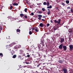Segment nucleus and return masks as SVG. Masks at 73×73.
I'll list each match as a JSON object with an SVG mask.
<instances>
[{"label": "nucleus", "mask_w": 73, "mask_h": 73, "mask_svg": "<svg viewBox=\"0 0 73 73\" xmlns=\"http://www.w3.org/2000/svg\"><path fill=\"white\" fill-rule=\"evenodd\" d=\"M61 19H59L58 20V21H57L56 20H54V22L55 23H58V24H57V25H58L59 24H60L61 22Z\"/></svg>", "instance_id": "f257e3e1"}, {"label": "nucleus", "mask_w": 73, "mask_h": 73, "mask_svg": "<svg viewBox=\"0 0 73 73\" xmlns=\"http://www.w3.org/2000/svg\"><path fill=\"white\" fill-rule=\"evenodd\" d=\"M62 70L64 72V73H67V72H68V69L66 68H63Z\"/></svg>", "instance_id": "f03ea898"}, {"label": "nucleus", "mask_w": 73, "mask_h": 73, "mask_svg": "<svg viewBox=\"0 0 73 73\" xmlns=\"http://www.w3.org/2000/svg\"><path fill=\"white\" fill-rule=\"evenodd\" d=\"M68 32L70 35H72L73 33V30L72 29H70L68 30Z\"/></svg>", "instance_id": "7ed1b4c3"}, {"label": "nucleus", "mask_w": 73, "mask_h": 73, "mask_svg": "<svg viewBox=\"0 0 73 73\" xmlns=\"http://www.w3.org/2000/svg\"><path fill=\"white\" fill-rule=\"evenodd\" d=\"M40 44L42 45L43 46H44V43L45 42V40H41Z\"/></svg>", "instance_id": "20e7f679"}, {"label": "nucleus", "mask_w": 73, "mask_h": 73, "mask_svg": "<svg viewBox=\"0 0 73 73\" xmlns=\"http://www.w3.org/2000/svg\"><path fill=\"white\" fill-rule=\"evenodd\" d=\"M60 43H62V42H63L64 41V38H60Z\"/></svg>", "instance_id": "39448f33"}, {"label": "nucleus", "mask_w": 73, "mask_h": 73, "mask_svg": "<svg viewBox=\"0 0 73 73\" xmlns=\"http://www.w3.org/2000/svg\"><path fill=\"white\" fill-rule=\"evenodd\" d=\"M63 48L64 51H66V49H67V47H66V46L64 45L63 46Z\"/></svg>", "instance_id": "423d86ee"}, {"label": "nucleus", "mask_w": 73, "mask_h": 73, "mask_svg": "<svg viewBox=\"0 0 73 73\" xmlns=\"http://www.w3.org/2000/svg\"><path fill=\"white\" fill-rule=\"evenodd\" d=\"M70 50H73V45H70L69 46Z\"/></svg>", "instance_id": "0eeeda50"}, {"label": "nucleus", "mask_w": 73, "mask_h": 73, "mask_svg": "<svg viewBox=\"0 0 73 73\" xmlns=\"http://www.w3.org/2000/svg\"><path fill=\"white\" fill-rule=\"evenodd\" d=\"M63 46V44H60L59 46V48L60 49H61L62 48V46Z\"/></svg>", "instance_id": "6e6552de"}, {"label": "nucleus", "mask_w": 73, "mask_h": 73, "mask_svg": "<svg viewBox=\"0 0 73 73\" xmlns=\"http://www.w3.org/2000/svg\"><path fill=\"white\" fill-rule=\"evenodd\" d=\"M58 27L57 26H55L54 27V31H56V30H57V29H58Z\"/></svg>", "instance_id": "1a4fd4ad"}, {"label": "nucleus", "mask_w": 73, "mask_h": 73, "mask_svg": "<svg viewBox=\"0 0 73 73\" xmlns=\"http://www.w3.org/2000/svg\"><path fill=\"white\" fill-rule=\"evenodd\" d=\"M23 53H24V51L21 50H20V54H23Z\"/></svg>", "instance_id": "9d476101"}, {"label": "nucleus", "mask_w": 73, "mask_h": 73, "mask_svg": "<svg viewBox=\"0 0 73 73\" xmlns=\"http://www.w3.org/2000/svg\"><path fill=\"white\" fill-rule=\"evenodd\" d=\"M64 61V59L60 60L58 61V62H59V63H62Z\"/></svg>", "instance_id": "9b49d317"}, {"label": "nucleus", "mask_w": 73, "mask_h": 73, "mask_svg": "<svg viewBox=\"0 0 73 73\" xmlns=\"http://www.w3.org/2000/svg\"><path fill=\"white\" fill-rule=\"evenodd\" d=\"M35 32H39V30L38 29V28L37 27H36L35 28Z\"/></svg>", "instance_id": "f8f14e48"}, {"label": "nucleus", "mask_w": 73, "mask_h": 73, "mask_svg": "<svg viewBox=\"0 0 73 73\" xmlns=\"http://www.w3.org/2000/svg\"><path fill=\"white\" fill-rule=\"evenodd\" d=\"M39 26H40V27H43L44 26V24L43 25V23H40L39 25Z\"/></svg>", "instance_id": "ddd939ff"}, {"label": "nucleus", "mask_w": 73, "mask_h": 73, "mask_svg": "<svg viewBox=\"0 0 73 73\" xmlns=\"http://www.w3.org/2000/svg\"><path fill=\"white\" fill-rule=\"evenodd\" d=\"M46 5L47 7H49L50 5V3H49V2L48 1H47Z\"/></svg>", "instance_id": "4468645a"}, {"label": "nucleus", "mask_w": 73, "mask_h": 73, "mask_svg": "<svg viewBox=\"0 0 73 73\" xmlns=\"http://www.w3.org/2000/svg\"><path fill=\"white\" fill-rule=\"evenodd\" d=\"M13 5H16V6H17L18 5H19V3H13Z\"/></svg>", "instance_id": "2eb2a0df"}, {"label": "nucleus", "mask_w": 73, "mask_h": 73, "mask_svg": "<svg viewBox=\"0 0 73 73\" xmlns=\"http://www.w3.org/2000/svg\"><path fill=\"white\" fill-rule=\"evenodd\" d=\"M11 54L12 55H13L14 54H15V51L13 50H12L11 52Z\"/></svg>", "instance_id": "dca6fc26"}, {"label": "nucleus", "mask_w": 73, "mask_h": 73, "mask_svg": "<svg viewBox=\"0 0 73 73\" xmlns=\"http://www.w3.org/2000/svg\"><path fill=\"white\" fill-rule=\"evenodd\" d=\"M26 67V66H22L21 67V70H24V68L25 67Z\"/></svg>", "instance_id": "f3484780"}, {"label": "nucleus", "mask_w": 73, "mask_h": 73, "mask_svg": "<svg viewBox=\"0 0 73 73\" xmlns=\"http://www.w3.org/2000/svg\"><path fill=\"white\" fill-rule=\"evenodd\" d=\"M16 31L17 33H18V32H19V33H20L21 30H20V29H17L16 30Z\"/></svg>", "instance_id": "a211bd4d"}, {"label": "nucleus", "mask_w": 73, "mask_h": 73, "mask_svg": "<svg viewBox=\"0 0 73 73\" xmlns=\"http://www.w3.org/2000/svg\"><path fill=\"white\" fill-rule=\"evenodd\" d=\"M16 55H14L13 56V58H15L16 57Z\"/></svg>", "instance_id": "6ab92c4d"}, {"label": "nucleus", "mask_w": 73, "mask_h": 73, "mask_svg": "<svg viewBox=\"0 0 73 73\" xmlns=\"http://www.w3.org/2000/svg\"><path fill=\"white\" fill-rule=\"evenodd\" d=\"M20 16L21 17H23L24 16V14L22 13H21L20 14Z\"/></svg>", "instance_id": "aec40b11"}, {"label": "nucleus", "mask_w": 73, "mask_h": 73, "mask_svg": "<svg viewBox=\"0 0 73 73\" xmlns=\"http://www.w3.org/2000/svg\"><path fill=\"white\" fill-rule=\"evenodd\" d=\"M66 4H69V1L68 0H66Z\"/></svg>", "instance_id": "412c9836"}, {"label": "nucleus", "mask_w": 73, "mask_h": 73, "mask_svg": "<svg viewBox=\"0 0 73 73\" xmlns=\"http://www.w3.org/2000/svg\"><path fill=\"white\" fill-rule=\"evenodd\" d=\"M61 4L62 5H63V6H65V4L63 2Z\"/></svg>", "instance_id": "4be33fe9"}, {"label": "nucleus", "mask_w": 73, "mask_h": 73, "mask_svg": "<svg viewBox=\"0 0 73 73\" xmlns=\"http://www.w3.org/2000/svg\"><path fill=\"white\" fill-rule=\"evenodd\" d=\"M6 38L7 39H10V36H7Z\"/></svg>", "instance_id": "5701e85b"}, {"label": "nucleus", "mask_w": 73, "mask_h": 73, "mask_svg": "<svg viewBox=\"0 0 73 73\" xmlns=\"http://www.w3.org/2000/svg\"><path fill=\"white\" fill-rule=\"evenodd\" d=\"M38 17H42V16L41 15H38Z\"/></svg>", "instance_id": "b1692460"}, {"label": "nucleus", "mask_w": 73, "mask_h": 73, "mask_svg": "<svg viewBox=\"0 0 73 73\" xmlns=\"http://www.w3.org/2000/svg\"><path fill=\"white\" fill-rule=\"evenodd\" d=\"M40 66H41V64H39L37 65V68H39L40 67Z\"/></svg>", "instance_id": "393cba45"}, {"label": "nucleus", "mask_w": 73, "mask_h": 73, "mask_svg": "<svg viewBox=\"0 0 73 73\" xmlns=\"http://www.w3.org/2000/svg\"><path fill=\"white\" fill-rule=\"evenodd\" d=\"M17 46L18 48H21V46L20 45H18Z\"/></svg>", "instance_id": "a878e982"}, {"label": "nucleus", "mask_w": 73, "mask_h": 73, "mask_svg": "<svg viewBox=\"0 0 73 73\" xmlns=\"http://www.w3.org/2000/svg\"><path fill=\"white\" fill-rule=\"evenodd\" d=\"M29 34L30 35H32V32L31 31H30L29 32Z\"/></svg>", "instance_id": "bb28decb"}, {"label": "nucleus", "mask_w": 73, "mask_h": 73, "mask_svg": "<svg viewBox=\"0 0 73 73\" xmlns=\"http://www.w3.org/2000/svg\"><path fill=\"white\" fill-rule=\"evenodd\" d=\"M43 5H46V2H44L43 3Z\"/></svg>", "instance_id": "cd10ccee"}, {"label": "nucleus", "mask_w": 73, "mask_h": 73, "mask_svg": "<svg viewBox=\"0 0 73 73\" xmlns=\"http://www.w3.org/2000/svg\"><path fill=\"white\" fill-rule=\"evenodd\" d=\"M27 8H25V12H27Z\"/></svg>", "instance_id": "c85d7f7f"}, {"label": "nucleus", "mask_w": 73, "mask_h": 73, "mask_svg": "<svg viewBox=\"0 0 73 73\" xmlns=\"http://www.w3.org/2000/svg\"><path fill=\"white\" fill-rule=\"evenodd\" d=\"M0 56H1V57H3V55L2 53H0Z\"/></svg>", "instance_id": "c756f323"}, {"label": "nucleus", "mask_w": 73, "mask_h": 73, "mask_svg": "<svg viewBox=\"0 0 73 73\" xmlns=\"http://www.w3.org/2000/svg\"><path fill=\"white\" fill-rule=\"evenodd\" d=\"M50 11H48L47 12V14L48 15H50Z\"/></svg>", "instance_id": "7c9ffc66"}, {"label": "nucleus", "mask_w": 73, "mask_h": 73, "mask_svg": "<svg viewBox=\"0 0 73 73\" xmlns=\"http://www.w3.org/2000/svg\"><path fill=\"white\" fill-rule=\"evenodd\" d=\"M14 49H17V47H16V46H15L14 47Z\"/></svg>", "instance_id": "2f4dec72"}, {"label": "nucleus", "mask_w": 73, "mask_h": 73, "mask_svg": "<svg viewBox=\"0 0 73 73\" xmlns=\"http://www.w3.org/2000/svg\"><path fill=\"white\" fill-rule=\"evenodd\" d=\"M38 13H40V14H41V13H42V11H39V12H38Z\"/></svg>", "instance_id": "473e14b6"}, {"label": "nucleus", "mask_w": 73, "mask_h": 73, "mask_svg": "<svg viewBox=\"0 0 73 73\" xmlns=\"http://www.w3.org/2000/svg\"><path fill=\"white\" fill-rule=\"evenodd\" d=\"M42 9L43 11H45V8H42Z\"/></svg>", "instance_id": "72a5a7b5"}, {"label": "nucleus", "mask_w": 73, "mask_h": 73, "mask_svg": "<svg viewBox=\"0 0 73 73\" xmlns=\"http://www.w3.org/2000/svg\"><path fill=\"white\" fill-rule=\"evenodd\" d=\"M12 8H13V6H11L10 8V9L11 10L12 9Z\"/></svg>", "instance_id": "f704fd0d"}, {"label": "nucleus", "mask_w": 73, "mask_h": 73, "mask_svg": "<svg viewBox=\"0 0 73 73\" xmlns=\"http://www.w3.org/2000/svg\"><path fill=\"white\" fill-rule=\"evenodd\" d=\"M37 5H42V3H37Z\"/></svg>", "instance_id": "c9c22d12"}, {"label": "nucleus", "mask_w": 73, "mask_h": 73, "mask_svg": "<svg viewBox=\"0 0 73 73\" xmlns=\"http://www.w3.org/2000/svg\"><path fill=\"white\" fill-rule=\"evenodd\" d=\"M71 12H72L73 13V9H71Z\"/></svg>", "instance_id": "e433bc0d"}, {"label": "nucleus", "mask_w": 73, "mask_h": 73, "mask_svg": "<svg viewBox=\"0 0 73 73\" xmlns=\"http://www.w3.org/2000/svg\"><path fill=\"white\" fill-rule=\"evenodd\" d=\"M0 29L1 30H2V29H3V28H2V27L0 26Z\"/></svg>", "instance_id": "4c0bfd02"}, {"label": "nucleus", "mask_w": 73, "mask_h": 73, "mask_svg": "<svg viewBox=\"0 0 73 73\" xmlns=\"http://www.w3.org/2000/svg\"><path fill=\"white\" fill-rule=\"evenodd\" d=\"M49 25H50V24H49V23H48L47 24V27H48V26H49Z\"/></svg>", "instance_id": "58836bf2"}, {"label": "nucleus", "mask_w": 73, "mask_h": 73, "mask_svg": "<svg viewBox=\"0 0 73 73\" xmlns=\"http://www.w3.org/2000/svg\"><path fill=\"white\" fill-rule=\"evenodd\" d=\"M38 20H41V17H39L38 18Z\"/></svg>", "instance_id": "ea45409f"}, {"label": "nucleus", "mask_w": 73, "mask_h": 73, "mask_svg": "<svg viewBox=\"0 0 73 73\" xmlns=\"http://www.w3.org/2000/svg\"><path fill=\"white\" fill-rule=\"evenodd\" d=\"M25 63H26V64H30V63H29V62H25Z\"/></svg>", "instance_id": "a19ab883"}, {"label": "nucleus", "mask_w": 73, "mask_h": 73, "mask_svg": "<svg viewBox=\"0 0 73 73\" xmlns=\"http://www.w3.org/2000/svg\"><path fill=\"white\" fill-rule=\"evenodd\" d=\"M36 27H35L34 28H33L32 30H35V29H36Z\"/></svg>", "instance_id": "79ce46f5"}, {"label": "nucleus", "mask_w": 73, "mask_h": 73, "mask_svg": "<svg viewBox=\"0 0 73 73\" xmlns=\"http://www.w3.org/2000/svg\"><path fill=\"white\" fill-rule=\"evenodd\" d=\"M31 14L32 15V16H33V15H34V13H31Z\"/></svg>", "instance_id": "37998d69"}, {"label": "nucleus", "mask_w": 73, "mask_h": 73, "mask_svg": "<svg viewBox=\"0 0 73 73\" xmlns=\"http://www.w3.org/2000/svg\"><path fill=\"white\" fill-rule=\"evenodd\" d=\"M42 20L43 21H45V19H42Z\"/></svg>", "instance_id": "c03bdc74"}, {"label": "nucleus", "mask_w": 73, "mask_h": 73, "mask_svg": "<svg viewBox=\"0 0 73 73\" xmlns=\"http://www.w3.org/2000/svg\"><path fill=\"white\" fill-rule=\"evenodd\" d=\"M24 17L26 19H27V17H27V16H25Z\"/></svg>", "instance_id": "a18cd8bd"}, {"label": "nucleus", "mask_w": 73, "mask_h": 73, "mask_svg": "<svg viewBox=\"0 0 73 73\" xmlns=\"http://www.w3.org/2000/svg\"><path fill=\"white\" fill-rule=\"evenodd\" d=\"M27 57H30V55H27Z\"/></svg>", "instance_id": "49530a36"}, {"label": "nucleus", "mask_w": 73, "mask_h": 73, "mask_svg": "<svg viewBox=\"0 0 73 73\" xmlns=\"http://www.w3.org/2000/svg\"><path fill=\"white\" fill-rule=\"evenodd\" d=\"M49 7L50 8H52V5H50V6Z\"/></svg>", "instance_id": "de8ad7c7"}, {"label": "nucleus", "mask_w": 73, "mask_h": 73, "mask_svg": "<svg viewBox=\"0 0 73 73\" xmlns=\"http://www.w3.org/2000/svg\"><path fill=\"white\" fill-rule=\"evenodd\" d=\"M67 9H70V7H68L67 8Z\"/></svg>", "instance_id": "09e8293b"}, {"label": "nucleus", "mask_w": 73, "mask_h": 73, "mask_svg": "<svg viewBox=\"0 0 73 73\" xmlns=\"http://www.w3.org/2000/svg\"><path fill=\"white\" fill-rule=\"evenodd\" d=\"M46 17L45 16H43L42 17V18H45Z\"/></svg>", "instance_id": "8fccbe9b"}, {"label": "nucleus", "mask_w": 73, "mask_h": 73, "mask_svg": "<svg viewBox=\"0 0 73 73\" xmlns=\"http://www.w3.org/2000/svg\"><path fill=\"white\" fill-rule=\"evenodd\" d=\"M50 22H51V23H53V21H52V20H50Z\"/></svg>", "instance_id": "3c124183"}, {"label": "nucleus", "mask_w": 73, "mask_h": 73, "mask_svg": "<svg viewBox=\"0 0 73 73\" xmlns=\"http://www.w3.org/2000/svg\"><path fill=\"white\" fill-rule=\"evenodd\" d=\"M47 9L50 8V7H47Z\"/></svg>", "instance_id": "603ef678"}, {"label": "nucleus", "mask_w": 73, "mask_h": 73, "mask_svg": "<svg viewBox=\"0 0 73 73\" xmlns=\"http://www.w3.org/2000/svg\"><path fill=\"white\" fill-rule=\"evenodd\" d=\"M7 18H8V19H9V16H8L7 17Z\"/></svg>", "instance_id": "864d4df0"}, {"label": "nucleus", "mask_w": 73, "mask_h": 73, "mask_svg": "<svg viewBox=\"0 0 73 73\" xmlns=\"http://www.w3.org/2000/svg\"><path fill=\"white\" fill-rule=\"evenodd\" d=\"M38 54L39 56H40V53H38Z\"/></svg>", "instance_id": "5fc2aeb1"}, {"label": "nucleus", "mask_w": 73, "mask_h": 73, "mask_svg": "<svg viewBox=\"0 0 73 73\" xmlns=\"http://www.w3.org/2000/svg\"><path fill=\"white\" fill-rule=\"evenodd\" d=\"M47 10L48 11H50V9H47Z\"/></svg>", "instance_id": "6e6d98bb"}, {"label": "nucleus", "mask_w": 73, "mask_h": 73, "mask_svg": "<svg viewBox=\"0 0 73 73\" xmlns=\"http://www.w3.org/2000/svg\"><path fill=\"white\" fill-rule=\"evenodd\" d=\"M23 56H25V54H24L23 55Z\"/></svg>", "instance_id": "4d7b16f0"}, {"label": "nucleus", "mask_w": 73, "mask_h": 73, "mask_svg": "<svg viewBox=\"0 0 73 73\" xmlns=\"http://www.w3.org/2000/svg\"><path fill=\"white\" fill-rule=\"evenodd\" d=\"M17 34H18V35H19V34H19V33H17Z\"/></svg>", "instance_id": "13d9d810"}, {"label": "nucleus", "mask_w": 73, "mask_h": 73, "mask_svg": "<svg viewBox=\"0 0 73 73\" xmlns=\"http://www.w3.org/2000/svg\"><path fill=\"white\" fill-rule=\"evenodd\" d=\"M13 44H15V43H13Z\"/></svg>", "instance_id": "bf43d9fd"}, {"label": "nucleus", "mask_w": 73, "mask_h": 73, "mask_svg": "<svg viewBox=\"0 0 73 73\" xmlns=\"http://www.w3.org/2000/svg\"><path fill=\"white\" fill-rule=\"evenodd\" d=\"M1 31H0V33H1Z\"/></svg>", "instance_id": "052dcab7"}, {"label": "nucleus", "mask_w": 73, "mask_h": 73, "mask_svg": "<svg viewBox=\"0 0 73 73\" xmlns=\"http://www.w3.org/2000/svg\"><path fill=\"white\" fill-rule=\"evenodd\" d=\"M31 29H29V31H31Z\"/></svg>", "instance_id": "680f3d73"}, {"label": "nucleus", "mask_w": 73, "mask_h": 73, "mask_svg": "<svg viewBox=\"0 0 73 73\" xmlns=\"http://www.w3.org/2000/svg\"><path fill=\"white\" fill-rule=\"evenodd\" d=\"M36 72H37V73H38V72H37V71H36Z\"/></svg>", "instance_id": "e2e57ef3"}, {"label": "nucleus", "mask_w": 73, "mask_h": 73, "mask_svg": "<svg viewBox=\"0 0 73 73\" xmlns=\"http://www.w3.org/2000/svg\"><path fill=\"white\" fill-rule=\"evenodd\" d=\"M46 63H43V64H45Z\"/></svg>", "instance_id": "0e129e2a"}, {"label": "nucleus", "mask_w": 73, "mask_h": 73, "mask_svg": "<svg viewBox=\"0 0 73 73\" xmlns=\"http://www.w3.org/2000/svg\"><path fill=\"white\" fill-rule=\"evenodd\" d=\"M20 57H21V56H19Z\"/></svg>", "instance_id": "69168bd1"}, {"label": "nucleus", "mask_w": 73, "mask_h": 73, "mask_svg": "<svg viewBox=\"0 0 73 73\" xmlns=\"http://www.w3.org/2000/svg\"><path fill=\"white\" fill-rule=\"evenodd\" d=\"M20 28V27H19V28Z\"/></svg>", "instance_id": "338daca9"}, {"label": "nucleus", "mask_w": 73, "mask_h": 73, "mask_svg": "<svg viewBox=\"0 0 73 73\" xmlns=\"http://www.w3.org/2000/svg\"><path fill=\"white\" fill-rule=\"evenodd\" d=\"M40 68V69H41V68Z\"/></svg>", "instance_id": "774afa93"}]
</instances>
